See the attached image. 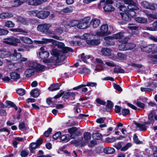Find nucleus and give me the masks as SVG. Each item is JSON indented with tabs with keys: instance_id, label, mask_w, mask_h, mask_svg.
Listing matches in <instances>:
<instances>
[{
	"instance_id": "nucleus-20",
	"label": "nucleus",
	"mask_w": 157,
	"mask_h": 157,
	"mask_svg": "<svg viewBox=\"0 0 157 157\" xmlns=\"http://www.w3.org/2000/svg\"><path fill=\"white\" fill-rule=\"evenodd\" d=\"M97 85V84L96 82H88L86 84L81 85L77 87L74 88H81L86 86H90L92 87H96Z\"/></svg>"
},
{
	"instance_id": "nucleus-21",
	"label": "nucleus",
	"mask_w": 157,
	"mask_h": 157,
	"mask_svg": "<svg viewBox=\"0 0 157 157\" xmlns=\"http://www.w3.org/2000/svg\"><path fill=\"white\" fill-rule=\"evenodd\" d=\"M13 16V14L10 13L4 12L0 13V18L1 19L9 18Z\"/></svg>"
},
{
	"instance_id": "nucleus-60",
	"label": "nucleus",
	"mask_w": 157,
	"mask_h": 157,
	"mask_svg": "<svg viewBox=\"0 0 157 157\" xmlns=\"http://www.w3.org/2000/svg\"><path fill=\"white\" fill-rule=\"evenodd\" d=\"M105 118L104 117H101L97 119L96 120V122L99 124L104 123Z\"/></svg>"
},
{
	"instance_id": "nucleus-14",
	"label": "nucleus",
	"mask_w": 157,
	"mask_h": 157,
	"mask_svg": "<svg viewBox=\"0 0 157 157\" xmlns=\"http://www.w3.org/2000/svg\"><path fill=\"white\" fill-rule=\"evenodd\" d=\"M47 0H29L28 4L32 6H37L40 5L46 2Z\"/></svg>"
},
{
	"instance_id": "nucleus-24",
	"label": "nucleus",
	"mask_w": 157,
	"mask_h": 157,
	"mask_svg": "<svg viewBox=\"0 0 157 157\" xmlns=\"http://www.w3.org/2000/svg\"><path fill=\"white\" fill-rule=\"evenodd\" d=\"M73 7L69 6L63 8L60 11V12L62 14L71 13L73 12Z\"/></svg>"
},
{
	"instance_id": "nucleus-51",
	"label": "nucleus",
	"mask_w": 157,
	"mask_h": 157,
	"mask_svg": "<svg viewBox=\"0 0 157 157\" xmlns=\"http://www.w3.org/2000/svg\"><path fill=\"white\" fill-rule=\"evenodd\" d=\"M6 103L8 105L10 106H11L14 108L16 110H17V108L16 105L12 102L10 101H6Z\"/></svg>"
},
{
	"instance_id": "nucleus-4",
	"label": "nucleus",
	"mask_w": 157,
	"mask_h": 157,
	"mask_svg": "<svg viewBox=\"0 0 157 157\" xmlns=\"http://www.w3.org/2000/svg\"><path fill=\"white\" fill-rule=\"evenodd\" d=\"M28 63L29 67L34 69L35 71L37 72L44 71L46 67L45 66L33 61H29Z\"/></svg>"
},
{
	"instance_id": "nucleus-47",
	"label": "nucleus",
	"mask_w": 157,
	"mask_h": 157,
	"mask_svg": "<svg viewBox=\"0 0 157 157\" xmlns=\"http://www.w3.org/2000/svg\"><path fill=\"white\" fill-rule=\"evenodd\" d=\"M90 72V71L89 69L85 67L83 68L82 70L79 72L78 73L79 74H88Z\"/></svg>"
},
{
	"instance_id": "nucleus-10",
	"label": "nucleus",
	"mask_w": 157,
	"mask_h": 157,
	"mask_svg": "<svg viewBox=\"0 0 157 157\" xmlns=\"http://www.w3.org/2000/svg\"><path fill=\"white\" fill-rule=\"evenodd\" d=\"M67 129L68 132L71 134V138H74L75 136H77L80 134V132H77L78 128L76 127H73L68 128Z\"/></svg>"
},
{
	"instance_id": "nucleus-12",
	"label": "nucleus",
	"mask_w": 157,
	"mask_h": 157,
	"mask_svg": "<svg viewBox=\"0 0 157 157\" xmlns=\"http://www.w3.org/2000/svg\"><path fill=\"white\" fill-rule=\"evenodd\" d=\"M112 36L114 39L118 40L119 42H120L121 40H124V38L126 36H125L124 33L120 32L113 34Z\"/></svg>"
},
{
	"instance_id": "nucleus-30",
	"label": "nucleus",
	"mask_w": 157,
	"mask_h": 157,
	"mask_svg": "<svg viewBox=\"0 0 157 157\" xmlns=\"http://www.w3.org/2000/svg\"><path fill=\"white\" fill-rule=\"evenodd\" d=\"M103 9L105 12H111L114 10V8L111 5L105 4L103 7Z\"/></svg>"
},
{
	"instance_id": "nucleus-35",
	"label": "nucleus",
	"mask_w": 157,
	"mask_h": 157,
	"mask_svg": "<svg viewBox=\"0 0 157 157\" xmlns=\"http://www.w3.org/2000/svg\"><path fill=\"white\" fill-rule=\"evenodd\" d=\"M84 24L87 26L88 28L90 26V17H86L82 19H81Z\"/></svg>"
},
{
	"instance_id": "nucleus-50",
	"label": "nucleus",
	"mask_w": 157,
	"mask_h": 157,
	"mask_svg": "<svg viewBox=\"0 0 157 157\" xmlns=\"http://www.w3.org/2000/svg\"><path fill=\"white\" fill-rule=\"evenodd\" d=\"M63 54H64V53H67L68 52L70 51V52H73V50L72 49L68 47H64L63 48L62 50H61Z\"/></svg>"
},
{
	"instance_id": "nucleus-56",
	"label": "nucleus",
	"mask_w": 157,
	"mask_h": 157,
	"mask_svg": "<svg viewBox=\"0 0 157 157\" xmlns=\"http://www.w3.org/2000/svg\"><path fill=\"white\" fill-rule=\"evenodd\" d=\"M133 139L134 142L136 144H139L142 143L139 140L136 134H134L133 136Z\"/></svg>"
},
{
	"instance_id": "nucleus-38",
	"label": "nucleus",
	"mask_w": 157,
	"mask_h": 157,
	"mask_svg": "<svg viewBox=\"0 0 157 157\" xmlns=\"http://www.w3.org/2000/svg\"><path fill=\"white\" fill-rule=\"evenodd\" d=\"M81 58L82 60L85 63H87V59H90L91 56L90 55L85 56L84 53H83L81 55Z\"/></svg>"
},
{
	"instance_id": "nucleus-1",
	"label": "nucleus",
	"mask_w": 157,
	"mask_h": 157,
	"mask_svg": "<svg viewBox=\"0 0 157 157\" xmlns=\"http://www.w3.org/2000/svg\"><path fill=\"white\" fill-rule=\"evenodd\" d=\"M124 2L128 5V10L126 11L130 17L135 16L136 13L135 10L139 9L136 0H124Z\"/></svg>"
},
{
	"instance_id": "nucleus-3",
	"label": "nucleus",
	"mask_w": 157,
	"mask_h": 157,
	"mask_svg": "<svg viewBox=\"0 0 157 157\" xmlns=\"http://www.w3.org/2000/svg\"><path fill=\"white\" fill-rule=\"evenodd\" d=\"M83 37L86 39V42L88 44L92 45H97L100 43V40L96 39L97 36L88 33H85L83 35Z\"/></svg>"
},
{
	"instance_id": "nucleus-40",
	"label": "nucleus",
	"mask_w": 157,
	"mask_h": 157,
	"mask_svg": "<svg viewBox=\"0 0 157 157\" xmlns=\"http://www.w3.org/2000/svg\"><path fill=\"white\" fill-rule=\"evenodd\" d=\"M21 0H15L12 3V6L14 7H18L22 4Z\"/></svg>"
},
{
	"instance_id": "nucleus-46",
	"label": "nucleus",
	"mask_w": 157,
	"mask_h": 157,
	"mask_svg": "<svg viewBox=\"0 0 157 157\" xmlns=\"http://www.w3.org/2000/svg\"><path fill=\"white\" fill-rule=\"evenodd\" d=\"M16 91L19 95L21 96L24 95L25 94V91L24 89H17Z\"/></svg>"
},
{
	"instance_id": "nucleus-45",
	"label": "nucleus",
	"mask_w": 157,
	"mask_h": 157,
	"mask_svg": "<svg viewBox=\"0 0 157 157\" xmlns=\"http://www.w3.org/2000/svg\"><path fill=\"white\" fill-rule=\"evenodd\" d=\"M61 85V83L52 84L48 88H59Z\"/></svg>"
},
{
	"instance_id": "nucleus-33",
	"label": "nucleus",
	"mask_w": 157,
	"mask_h": 157,
	"mask_svg": "<svg viewBox=\"0 0 157 157\" xmlns=\"http://www.w3.org/2000/svg\"><path fill=\"white\" fill-rule=\"evenodd\" d=\"M19 40H21L23 42L27 44H31L32 43V40L29 38L26 37H22Z\"/></svg>"
},
{
	"instance_id": "nucleus-57",
	"label": "nucleus",
	"mask_w": 157,
	"mask_h": 157,
	"mask_svg": "<svg viewBox=\"0 0 157 157\" xmlns=\"http://www.w3.org/2000/svg\"><path fill=\"white\" fill-rule=\"evenodd\" d=\"M96 60L98 63V65L103 67L105 65V63H103V61L101 59H96Z\"/></svg>"
},
{
	"instance_id": "nucleus-22",
	"label": "nucleus",
	"mask_w": 157,
	"mask_h": 157,
	"mask_svg": "<svg viewBox=\"0 0 157 157\" xmlns=\"http://www.w3.org/2000/svg\"><path fill=\"white\" fill-rule=\"evenodd\" d=\"M122 19L125 21H130L131 17L126 11L124 13H120Z\"/></svg>"
},
{
	"instance_id": "nucleus-11",
	"label": "nucleus",
	"mask_w": 157,
	"mask_h": 157,
	"mask_svg": "<svg viewBox=\"0 0 157 157\" xmlns=\"http://www.w3.org/2000/svg\"><path fill=\"white\" fill-rule=\"evenodd\" d=\"M40 51L39 53L40 57L42 59H45L49 56V53L45 50V48L44 47L40 48Z\"/></svg>"
},
{
	"instance_id": "nucleus-42",
	"label": "nucleus",
	"mask_w": 157,
	"mask_h": 157,
	"mask_svg": "<svg viewBox=\"0 0 157 157\" xmlns=\"http://www.w3.org/2000/svg\"><path fill=\"white\" fill-rule=\"evenodd\" d=\"M70 25L71 27H75L76 26L77 28V25L79 23V20H72L70 22Z\"/></svg>"
},
{
	"instance_id": "nucleus-8",
	"label": "nucleus",
	"mask_w": 157,
	"mask_h": 157,
	"mask_svg": "<svg viewBox=\"0 0 157 157\" xmlns=\"http://www.w3.org/2000/svg\"><path fill=\"white\" fill-rule=\"evenodd\" d=\"M51 26V25L50 24L45 23L39 25L37 29L38 31L46 34H48L50 33L49 29Z\"/></svg>"
},
{
	"instance_id": "nucleus-52",
	"label": "nucleus",
	"mask_w": 157,
	"mask_h": 157,
	"mask_svg": "<svg viewBox=\"0 0 157 157\" xmlns=\"http://www.w3.org/2000/svg\"><path fill=\"white\" fill-rule=\"evenodd\" d=\"M93 137L95 139L99 140L102 138V136L101 134L99 133H95L93 135Z\"/></svg>"
},
{
	"instance_id": "nucleus-41",
	"label": "nucleus",
	"mask_w": 157,
	"mask_h": 157,
	"mask_svg": "<svg viewBox=\"0 0 157 157\" xmlns=\"http://www.w3.org/2000/svg\"><path fill=\"white\" fill-rule=\"evenodd\" d=\"M113 72L115 73H124L125 72L124 70L121 67H115L114 68Z\"/></svg>"
},
{
	"instance_id": "nucleus-28",
	"label": "nucleus",
	"mask_w": 157,
	"mask_h": 157,
	"mask_svg": "<svg viewBox=\"0 0 157 157\" xmlns=\"http://www.w3.org/2000/svg\"><path fill=\"white\" fill-rule=\"evenodd\" d=\"M115 149L113 147H105L103 149L104 152L106 154H112L114 153Z\"/></svg>"
},
{
	"instance_id": "nucleus-16",
	"label": "nucleus",
	"mask_w": 157,
	"mask_h": 157,
	"mask_svg": "<svg viewBox=\"0 0 157 157\" xmlns=\"http://www.w3.org/2000/svg\"><path fill=\"white\" fill-rule=\"evenodd\" d=\"M155 114V113L153 111H151L148 115V119L149 121L147 122H145V124H151L153 123L155 121L154 117V115Z\"/></svg>"
},
{
	"instance_id": "nucleus-39",
	"label": "nucleus",
	"mask_w": 157,
	"mask_h": 157,
	"mask_svg": "<svg viewBox=\"0 0 157 157\" xmlns=\"http://www.w3.org/2000/svg\"><path fill=\"white\" fill-rule=\"evenodd\" d=\"M4 26L8 28H13L15 26V24L10 21H7L5 23Z\"/></svg>"
},
{
	"instance_id": "nucleus-58",
	"label": "nucleus",
	"mask_w": 157,
	"mask_h": 157,
	"mask_svg": "<svg viewBox=\"0 0 157 157\" xmlns=\"http://www.w3.org/2000/svg\"><path fill=\"white\" fill-rule=\"evenodd\" d=\"M42 41L43 44H47L48 43H52L53 41L52 39H48L44 38H43L42 39Z\"/></svg>"
},
{
	"instance_id": "nucleus-43",
	"label": "nucleus",
	"mask_w": 157,
	"mask_h": 157,
	"mask_svg": "<svg viewBox=\"0 0 157 157\" xmlns=\"http://www.w3.org/2000/svg\"><path fill=\"white\" fill-rule=\"evenodd\" d=\"M136 44H134L128 43V42L126 44V48L127 50H131L136 47Z\"/></svg>"
},
{
	"instance_id": "nucleus-31",
	"label": "nucleus",
	"mask_w": 157,
	"mask_h": 157,
	"mask_svg": "<svg viewBox=\"0 0 157 157\" xmlns=\"http://www.w3.org/2000/svg\"><path fill=\"white\" fill-rule=\"evenodd\" d=\"M30 94L34 98H37L40 95V92L38 89H34L30 92Z\"/></svg>"
},
{
	"instance_id": "nucleus-37",
	"label": "nucleus",
	"mask_w": 157,
	"mask_h": 157,
	"mask_svg": "<svg viewBox=\"0 0 157 157\" xmlns=\"http://www.w3.org/2000/svg\"><path fill=\"white\" fill-rule=\"evenodd\" d=\"M85 24L83 23L82 21L80 20H79V23L77 25V28L79 29H84L87 28Z\"/></svg>"
},
{
	"instance_id": "nucleus-7",
	"label": "nucleus",
	"mask_w": 157,
	"mask_h": 157,
	"mask_svg": "<svg viewBox=\"0 0 157 157\" xmlns=\"http://www.w3.org/2000/svg\"><path fill=\"white\" fill-rule=\"evenodd\" d=\"M108 26L107 25H103L100 27V31L96 33V35L100 36H104L110 33L108 31Z\"/></svg>"
},
{
	"instance_id": "nucleus-54",
	"label": "nucleus",
	"mask_w": 157,
	"mask_h": 157,
	"mask_svg": "<svg viewBox=\"0 0 157 157\" xmlns=\"http://www.w3.org/2000/svg\"><path fill=\"white\" fill-rule=\"evenodd\" d=\"M38 11V10L30 11L28 12V13L31 16H36L37 17Z\"/></svg>"
},
{
	"instance_id": "nucleus-55",
	"label": "nucleus",
	"mask_w": 157,
	"mask_h": 157,
	"mask_svg": "<svg viewBox=\"0 0 157 157\" xmlns=\"http://www.w3.org/2000/svg\"><path fill=\"white\" fill-rule=\"evenodd\" d=\"M10 30L14 32L25 33V32L24 30L20 28L12 29H10Z\"/></svg>"
},
{
	"instance_id": "nucleus-63",
	"label": "nucleus",
	"mask_w": 157,
	"mask_h": 157,
	"mask_svg": "<svg viewBox=\"0 0 157 157\" xmlns=\"http://www.w3.org/2000/svg\"><path fill=\"white\" fill-rule=\"evenodd\" d=\"M130 113L129 110L127 109H124L122 110V113L124 115H128Z\"/></svg>"
},
{
	"instance_id": "nucleus-25",
	"label": "nucleus",
	"mask_w": 157,
	"mask_h": 157,
	"mask_svg": "<svg viewBox=\"0 0 157 157\" xmlns=\"http://www.w3.org/2000/svg\"><path fill=\"white\" fill-rule=\"evenodd\" d=\"M52 44L54 45L57 46L58 47L62 49H63L65 46L64 44L63 43L56 41L53 39Z\"/></svg>"
},
{
	"instance_id": "nucleus-48",
	"label": "nucleus",
	"mask_w": 157,
	"mask_h": 157,
	"mask_svg": "<svg viewBox=\"0 0 157 157\" xmlns=\"http://www.w3.org/2000/svg\"><path fill=\"white\" fill-rule=\"evenodd\" d=\"M61 139L63 141L67 142L70 140V138L68 136V137L66 135H62L60 137Z\"/></svg>"
},
{
	"instance_id": "nucleus-27",
	"label": "nucleus",
	"mask_w": 157,
	"mask_h": 157,
	"mask_svg": "<svg viewBox=\"0 0 157 157\" xmlns=\"http://www.w3.org/2000/svg\"><path fill=\"white\" fill-rule=\"evenodd\" d=\"M135 20L138 23L141 24H145L147 22V19L144 17H138L135 18Z\"/></svg>"
},
{
	"instance_id": "nucleus-49",
	"label": "nucleus",
	"mask_w": 157,
	"mask_h": 157,
	"mask_svg": "<svg viewBox=\"0 0 157 157\" xmlns=\"http://www.w3.org/2000/svg\"><path fill=\"white\" fill-rule=\"evenodd\" d=\"M149 2L146 1H142L141 2V4L142 6L143 7L148 9L149 6Z\"/></svg>"
},
{
	"instance_id": "nucleus-29",
	"label": "nucleus",
	"mask_w": 157,
	"mask_h": 157,
	"mask_svg": "<svg viewBox=\"0 0 157 157\" xmlns=\"http://www.w3.org/2000/svg\"><path fill=\"white\" fill-rule=\"evenodd\" d=\"M101 52L103 55L109 56L111 54V50L109 48H103L101 50Z\"/></svg>"
},
{
	"instance_id": "nucleus-53",
	"label": "nucleus",
	"mask_w": 157,
	"mask_h": 157,
	"mask_svg": "<svg viewBox=\"0 0 157 157\" xmlns=\"http://www.w3.org/2000/svg\"><path fill=\"white\" fill-rule=\"evenodd\" d=\"M132 146V144L130 143H127L125 146L121 148V150L124 151L127 150L129 147Z\"/></svg>"
},
{
	"instance_id": "nucleus-26",
	"label": "nucleus",
	"mask_w": 157,
	"mask_h": 157,
	"mask_svg": "<svg viewBox=\"0 0 157 157\" xmlns=\"http://www.w3.org/2000/svg\"><path fill=\"white\" fill-rule=\"evenodd\" d=\"M11 54L8 51L1 50L0 51V58H5L8 57Z\"/></svg>"
},
{
	"instance_id": "nucleus-59",
	"label": "nucleus",
	"mask_w": 157,
	"mask_h": 157,
	"mask_svg": "<svg viewBox=\"0 0 157 157\" xmlns=\"http://www.w3.org/2000/svg\"><path fill=\"white\" fill-rule=\"evenodd\" d=\"M8 33L7 30L0 28V36L7 35Z\"/></svg>"
},
{
	"instance_id": "nucleus-44",
	"label": "nucleus",
	"mask_w": 157,
	"mask_h": 157,
	"mask_svg": "<svg viewBox=\"0 0 157 157\" xmlns=\"http://www.w3.org/2000/svg\"><path fill=\"white\" fill-rule=\"evenodd\" d=\"M148 9L155 10L157 8V4L153 3H149Z\"/></svg>"
},
{
	"instance_id": "nucleus-34",
	"label": "nucleus",
	"mask_w": 157,
	"mask_h": 157,
	"mask_svg": "<svg viewBox=\"0 0 157 157\" xmlns=\"http://www.w3.org/2000/svg\"><path fill=\"white\" fill-rule=\"evenodd\" d=\"M35 71L34 69L32 68V69H29L26 70L25 71V74L26 76L27 77H30L34 73Z\"/></svg>"
},
{
	"instance_id": "nucleus-2",
	"label": "nucleus",
	"mask_w": 157,
	"mask_h": 157,
	"mask_svg": "<svg viewBox=\"0 0 157 157\" xmlns=\"http://www.w3.org/2000/svg\"><path fill=\"white\" fill-rule=\"evenodd\" d=\"M141 51L143 52H152V53H157V45L155 44H143L140 47ZM152 57L157 59V55L153 56Z\"/></svg>"
},
{
	"instance_id": "nucleus-64",
	"label": "nucleus",
	"mask_w": 157,
	"mask_h": 157,
	"mask_svg": "<svg viewBox=\"0 0 157 157\" xmlns=\"http://www.w3.org/2000/svg\"><path fill=\"white\" fill-rule=\"evenodd\" d=\"M64 91L61 90L58 94L55 96L54 98V99H57L60 97L64 94Z\"/></svg>"
},
{
	"instance_id": "nucleus-23",
	"label": "nucleus",
	"mask_w": 157,
	"mask_h": 157,
	"mask_svg": "<svg viewBox=\"0 0 157 157\" xmlns=\"http://www.w3.org/2000/svg\"><path fill=\"white\" fill-rule=\"evenodd\" d=\"M10 76L11 79L14 81H16L18 79L20 78V74L16 72L11 73Z\"/></svg>"
},
{
	"instance_id": "nucleus-36",
	"label": "nucleus",
	"mask_w": 157,
	"mask_h": 157,
	"mask_svg": "<svg viewBox=\"0 0 157 157\" xmlns=\"http://www.w3.org/2000/svg\"><path fill=\"white\" fill-rule=\"evenodd\" d=\"M146 29L151 31H157V22L156 21L152 24V27H147Z\"/></svg>"
},
{
	"instance_id": "nucleus-13",
	"label": "nucleus",
	"mask_w": 157,
	"mask_h": 157,
	"mask_svg": "<svg viewBox=\"0 0 157 157\" xmlns=\"http://www.w3.org/2000/svg\"><path fill=\"white\" fill-rule=\"evenodd\" d=\"M50 14V13L47 11H38L37 17L41 19L46 18Z\"/></svg>"
},
{
	"instance_id": "nucleus-32",
	"label": "nucleus",
	"mask_w": 157,
	"mask_h": 157,
	"mask_svg": "<svg viewBox=\"0 0 157 157\" xmlns=\"http://www.w3.org/2000/svg\"><path fill=\"white\" fill-rule=\"evenodd\" d=\"M84 138L85 141L84 143H82V145L83 146L85 145L88 141L91 138V135L89 132H86L84 133Z\"/></svg>"
},
{
	"instance_id": "nucleus-15",
	"label": "nucleus",
	"mask_w": 157,
	"mask_h": 157,
	"mask_svg": "<svg viewBox=\"0 0 157 157\" xmlns=\"http://www.w3.org/2000/svg\"><path fill=\"white\" fill-rule=\"evenodd\" d=\"M21 55L20 53L17 52L16 50H14V53L10 56L11 59L14 61H17L21 58Z\"/></svg>"
},
{
	"instance_id": "nucleus-62",
	"label": "nucleus",
	"mask_w": 157,
	"mask_h": 157,
	"mask_svg": "<svg viewBox=\"0 0 157 157\" xmlns=\"http://www.w3.org/2000/svg\"><path fill=\"white\" fill-rule=\"evenodd\" d=\"M96 101L97 103L101 105H104L106 103L105 101L98 98H97Z\"/></svg>"
},
{
	"instance_id": "nucleus-9",
	"label": "nucleus",
	"mask_w": 157,
	"mask_h": 157,
	"mask_svg": "<svg viewBox=\"0 0 157 157\" xmlns=\"http://www.w3.org/2000/svg\"><path fill=\"white\" fill-rule=\"evenodd\" d=\"M130 39L129 37L126 36L124 38L123 40H121L120 43L121 44L119 45V49L121 51L127 50L126 48V44L128 42V40Z\"/></svg>"
},
{
	"instance_id": "nucleus-6",
	"label": "nucleus",
	"mask_w": 157,
	"mask_h": 157,
	"mask_svg": "<svg viewBox=\"0 0 157 157\" xmlns=\"http://www.w3.org/2000/svg\"><path fill=\"white\" fill-rule=\"evenodd\" d=\"M52 53L57 57L58 60L59 62L63 61L65 58V56L61 50H59L56 49H53Z\"/></svg>"
},
{
	"instance_id": "nucleus-18",
	"label": "nucleus",
	"mask_w": 157,
	"mask_h": 157,
	"mask_svg": "<svg viewBox=\"0 0 157 157\" xmlns=\"http://www.w3.org/2000/svg\"><path fill=\"white\" fill-rule=\"evenodd\" d=\"M100 24V21L99 19L97 18H93L90 21V24L94 28L98 27Z\"/></svg>"
},
{
	"instance_id": "nucleus-5",
	"label": "nucleus",
	"mask_w": 157,
	"mask_h": 157,
	"mask_svg": "<svg viewBox=\"0 0 157 157\" xmlns=\"http://www.w3.org/2000/svg\"><path fill=\"white\" fill-rule=\"evenodd\" d=\"M3 42L10 45L16 46L18 45V43H21V40L15 37L12 36L4 39L3 40Z\"/></svg>"
},
{
	"instance_id": "nucleus-19",
	"label": "nucleus",
	"mask_w": 157,
	"mask_h": 157,
	"mask_svg": "<svg viewBox=\"0 0 157 157\" xmlns=\"http://www.w3.org/2000/svg\"><path fill=\"white\" fill-rule=\"evenodd\" d=\"M135 124L136 126V128L139 131H145L147 129L146 126V124H145V122L144 124L135 122Z\"/></svg>"
},
{
	"instance_id": "nucleus-61",
	"label": "nucleus",
	"mask_w": 157,
	"mask_h": 157,
	"mask_svg": "<svg viewBox=\"0 0 157 157\" xmlns=\"http://www.w3.org/2000/svg\"><path fill=\"white\" fill-rule=\"evenodd\" d=\"M61 135L60 132H58L55 133L53 136V137L54 139L57 140Z\"/></svg>"
},
{
	"instance_id": "nucleus-17",
	"label": "nucleus",
	"mask_w": 157,
	"mask_h": 157,
	"mask_svg": "<svg viewBox=\"0 0 157 157\" xmlns=\"http://www.w3.org/2000/svg\"><path fill=\"white\" fill-rule=\"evenodd\" d=\"M114 39L112 36H109L105 37L104 39L105 40V44L108 45H113L115 43L113 41V39Z\"/></svg>"
}]
</instances>
